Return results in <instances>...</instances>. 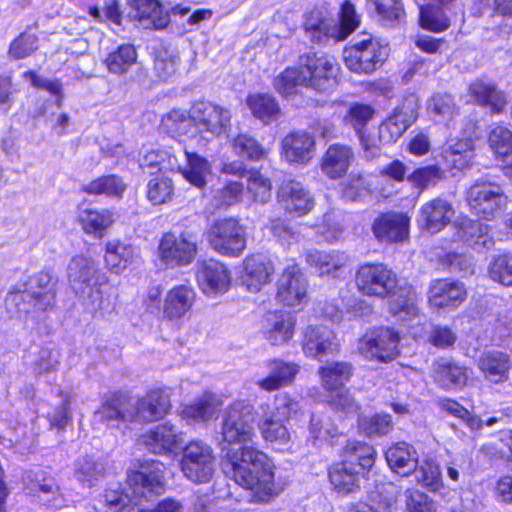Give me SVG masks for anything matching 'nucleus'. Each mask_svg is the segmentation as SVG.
Here are the masks:
<instances>
[{
  "instance_id": "obj_60",
  "label": "nucleus",
  "mask_w": 512,
  "mask_h": 512,
  "mask_svg": "<svg viewBox=\"0 0 512 512\" xmlns=\"http://www.w3.org/2000/svg\"><path fill=\"white\" fill-rule=\"evenodd\" d=\"M162 125L168 133L186 135L194 127V120L191 117V110L187 113L184 110L174 109L162 119Z\"/></svg>"
},
{
  "instance_id": "obj_28",
  "label": "nucleus",
  "mask_w": 512,
  "mask_h": 512,
  "mask_svg": "<svg viewBox=\"0 0 512 512\" xmlns=\"http://www.w3.org/2000/svg\"><path fill=\"white\" fill-rule=\"evenodd\" d=\"M417 113L412 106L396 109L379 127V142L390 144L395 142L415 122Z\"/></svg>"
},
{
  "instance_id": "obj_13",
  "label": "nucleus",
  "mask_w": 512,
  "mask_h": 512,
  "mask_svg": "<svg viewBox=\"0 0 512 512\" xmlns=\"http://www.w3.org/2000/svg\"><path fill=\"white\" fill-rule=\"evenodd\" d=\"M191 117L194 127L199 132H207L212 136L225 133L231 120V113L217 104L208 101H198L191 107Z\"/></svg>"
},
{
  "instance_id": "obj_46",
  "label": "nucleus",
  "mask_w": 512,
  "mask_h": 512,
  "mask_svg": "<svg viewBox=\"0 0 512 512\" xmlns=\"http://www.w3.org/2000/svg\"><path fill=\"white\" fill-rule=\"evenodd\" d=\"M321 384L327 391H334L344 386L353 374V367L348 362H332L318 370Z\"/></svg>"
},
{
  "instance_id": "obj_22",
  "label": "nucleus",
  "mask_w": 512,
  "mask_h": 512,
  "mask_svg": "<svg viewBox=\"0 0 512 512\" xmlns=\"http://www.w3.org/2000/svg\"><path fill=\"white\" fill-rule=\"evenodd\" d=\"M281 147L287 162L305 165L314 156L315 140L307 132H292L283 138Z\"/></svg>"
},
{
  "instance_id": "obj_27",
  "label": "nucleus",
  "mask_w": 512,
  "mask_h": 512,
  "mask_svg": "<svg viewBox=\"0 0 512 512\" xmlns=\"http://www.w3.org/2000/svg\"><path fill=\"white\" fill-rule=\"evenodd\" d=\"M417 113L412 106L396 109L379 127V142L390 144L395 142L415 122Z\"/></svg>"
},
{
  "instance_id": "obj_3",
  "label": "nucleus",
  "mask_w": 512,
  "mask_h": 512,
  "mask_svg": "<svg viewBox=\"0 0 512 512\" xmlns=\"http://www.w3.org/2000/svg\"><path fill=\"white\" fill-rule=\"evenodd\" d=\"M165 466L157 460L143 461L139 469L127 475V485L131 495L117 488H108L100 496L95 509L107 508L111 512H125L133 502L137 504L141 499H148L164 490Z\"/></svg>"
},
{
  "instance_id": "obj_37",
  "label": "nucleus",
  "mask_w": 512,
  "mask_h": 512,
  "mask_svg": "<svg viewBox=\"0 0 512 512\" xmlns=\"http://www.w3.org/2000/svg\"><path fill=\"white\" fill-rule=\"evenodd\" d=\"M433 377L439 386L447 390L463 388L469 378L466 367L445 359L434 362Z\"/></svg>"
},
{
  "instance_id": "obj_14",
  "label": "nucleus",
  "mask_w": 512,
  "mask_h": 512,
  "mask_svg": "<svg viewBox=\"0 0 512 512\" xmlns=\"http://www.w3.org/2000/svg\"><path fill=\"white\" fill-rule=\"evenodd\" d=\"M94 418L108 427L134 422L133 398L122 392L106 395L101 406L94 413Z\"/></svg>"
},
{
  "instance_id": "obj_19",
  "label": "nucleus",
  "mask_w": 512,
  "mask_h": 512,
  "mask_svg": "<svg viewBox=\"0 0 512 512\" xmlns=\"http://www.w3.org/2000/svg\"><path fill=\"white\" fill-rule=\"evenodd\" d=\"M278 201L287 212L298 216L309 213L314 207V199L310 192L296 180H287L281 184Z\"/></svg>"
},
{
  "instance_id": "obj_44",
  "label": "nucleus",
  "mask_w": 512,
  "mask_h": 512,
  "mask_svg": "<svg viewBox=\"0 0 512 512\" xmlns=\"http://www.w3.org/2000/svg\"><path fill=\"white\" fill-rule=\"evenodd\" d=\"M265 408L268 409V404H261V416L258 422V427L262 437L265 441L270 442L277 446H284L289 443L291 439L290 432L283 424L284 421L275 418L271 413H266Z\"/></svg>"
},
{
  "instance_id": "obj_11",
  "label": "nucleus",
  "mask_w": 512,
  "mask_h": 512,
  "mask_svg": "<svg viewBox=\"0 0 512 512\" xmlns=\"http://www.w3.org/2000/svg\"><path fill=\"white\" fill-rule=\"evenodd\" d=\"M399 335L388 327L376 328L363 337L359 350L367 359L381 362L394 360L398 354Z\"/></svg>"
},
{
  "instance_id": "obj_42",
  "label": "nucleus",
  "mask_w": 512,
  "mask_h": 512,
  "mask_svg": "<svg viewBox=\"0 0 512 512\" xmlns=\"http://www.w3.org/2000/svg\"><path fill=\"white\" fill-rule=\"evenodd\" d=\"M364 473V471L359 470L356 466H352L342 460L329 469V479L338 493L349 494L360 488V477Z\"/></svg>"
},
{
  "instance_id": "obj_18",
  "label": "nucleus",
  "mask_w": 512,
  "mask_h": 512,
  "mask_svg": "<svg viewBox=\"0 0 512 512\" xmlns=\"http://www.w3.org/2000/svg\"><path fill=\"white\" fill-rule=\"evenodd\" d=\"M338 350L335 333L326 326H309L304 332L303 352L307 357L321 360Z\"/></svg>"
},
{
  "instance_id": "obj_55",
  "label": "nucleus",
  "mask_w": 512,
  "mask_h": 512,
  "mask_svg": "<svg viewBox=\"0 0 512 512\" xmlns=\"http://www.w3.org/2000/svg\"><path fill=\"white\" fill-rule=\"evenodd\" d=\"M489 226L478 221H469L463 227V238L474 250L482 252L494 246V240L488 235Z\"/></svg>"
},
{
  "instance_id": "obj_12",
  "label": "nucleus",
  "mask_w": 512,
  "mask_h": 512,
  "mask_svg": "<svg viewBox=\"0 0 512 512\" xmlns=\"http://www.w3.org/2000/svg\"><path fill=\"white\" fill-rule=\"evenodd\" d=\"M138 441L150 453L170 456L182 448L184 439L177 426L165 422L143 433Z\"/></svg>"
},
{
  "instance_id": "obj_43",
  "label": "nucleus",
  "mask_w": 512,
  "mask_h": 512,
  "mask_svg": "<svg viewBox=\"0 0 512 512\" xmlns=\"http://www.w3.org/2000/svg\"><path fill=\"white\" fill-rule=\"evenodd\" d=\"M478 368L487 381L495 384L504 382L509 376V356L498 351L484 353L478 360Z\"/></svg>"
},
{
  "instance_id": "obj_31",
  "label": "nucleus",
  "mask_w": 512,
  "mask_h": 512,
  "mask_svg": "<svg viewBox=\"0 0 512 512\" xmlns=\"http://www.w3.org/2000/svg\"><path fill=\"white\" fill-rule=\"evenodd\" d=\"M195 300L196 293L192 286L177 285L165 296L163 314L170 320L180 319L192 309Z\"/></svg>"
},
{
  "instance_id": "obj_45",
  "label": "nucleus",
  "mask_w": 512,
  "mask_h": 512,
  "mask_svg": "<svg viewBox=\"0 0 512 512\" xmlns=\"http://www.w3.org/2000/svg\"><path fill=\"white\" fill-rule=\"evenodd\" d=\"M369 10H373L378 21L387 27H395L405 19L403 0H367Z\"/></svg>"
},
{
  "instance_id": "obj_5",
  "label": "nucleus",
  "mask_w": 512,
  "mask_h": 512,
  "mask_svg": "<svg viewBox=\"0 0 512 512\" xmlns=\"http://www.w3.org/2000/svg\"><path fill=\"white\" fill-rule=\"evenodd\" d=\"M466 199L471 210L487 220L496 217L507 203L502 187L488 175L475 180L466 192Z\"/></svg>"
},
{
  "instance_id": "obj_25",
  "label": "nucleus",
  "mask_w": 512,
  "mask_h": 512,
  "mask_svg": "<svg viewBox=\"0 0 512 512\" xmlns=\"http://www.w3.org/2000/svg\"><path fill=\"white\" fill-rule=\"evenodd\" d=\"M241 275L242 284L251 292H257L270 281L274 267L270 260L260 254L251 255L244 260Z\"/></svg>"
},
{
  "instance_id": "obj_24",
  "label": "nucleus",
  "mask_w": 512,
  "mask_h": 512,
  "mask_svg": "<svg viewBox=\"0 0 512 512\" xmlns=\"http://www.w3.org/2000/svg\"><path fill=\"white\" fill-rule=\"evenodd\" d=\"M269 369L267 377L256 382V385L267 392L276 391L282 387L289 386L300 372V366L293 362H286L281 359H272L266 362Z\"/></svg>"
},
{
  "instance_id": "obj_49",
  "label": "nucleus",
  "mask_w": 512,
  "mask_h": 512,
  "mask_svg": "<svg viewBox=\"0 0 512 512\" xmlns=\"http://www.w3.org/2000/svg\"><path fill=\"white\" fill-rule=\"evenodd\" d=\"M471 94L480 105L489 106L493 113H500L506 106V98L495 85L477 81L470 85Z\"/></svg>"
},
{
  "instance_id": "obj_54",
  "label": "nucleus",
  "mask_w": 512,
  "mask_h": 512,
  "mask_svg": "<svg viewBox=\"0 0 512 512\" xmlns=\"http://www.w3.org/2000/svg\"><path fill=\"white\" fill-rule=\"evenodd\" d=\"M126 189L123 180L114 174L101 176L82 186V190L88 194L121 197Z\"/></svg>"
},
{
  "instance_id": "obj_32",
  "label": "nucleus",
  "mask_w": 512,
  "mask_h": 512,
  "mask_svg": "<svg viewBox=\"0 0 512 512\" xmlns=\"http://www.w3.org/2000/svg\"><path fill=\"white\" fill-rule=\"evenodd\" d=\"M466 295L462 283L439 279L429 289V302L436 308L456 307L466 299Z\"/></svg>"
},
{
  "instance_id": "obj_53",
  "label": "nucleus",
  "mask_w": 512,
  "mask_h": 512,
  "mask_svg": "<svg viewBox=\"0 0 512 512\" xmlns=\"http://www.w3.org/2000/svg\"><path fill=\"white\" fill-rule=\"evenodd\" d=\"M247 104L253 115L266 124L276 120L281 113L274 97L269 94L250 95Z\"/></svg>"
},
{
  "instance_id": "obj_2",
  "label": "nucleus",
  "mask_w": 512,
  "mask_h": 512,
  "mask_svg": "<svg viewBox=\"0 0 512 512\" xmlns=\"http://www.w3.org/2000/svg\"><path fill=\"white\" fill-rule=\"evenodd\" d=\"M298 67H288L274 80L275 89L289 96L299 86L326 92L336 84L339 66L333 57L323 53H307L300 56Z\"/></svg>"
},
{
  "instance_id": "obj_34",
  "label": "nucleus",
  "mask_w": 512,
  "mask_h": 512,
  "mask_svg": "<svg viewBox=\"0 0 512 512\" xmlns=\"http://www.w3.org/2000/svg\"><path fill=\"white\" fill-rule=\"evenodd\" d=\"M221 401L216 394L205 392L193 403L185 405L180 416L188 424L206 423L219 411Z\"/></svg>"
},
{
  "instance_id": "obj_62",
  "label": "nucleus",
  "mask_w": 512,
  "mask_h": 512,
  "mask_svg": "<svg viewBox=\"0 0 512 512\" xmlns=\"http://www.w3.org/2000/svg\"><path fill=\"white\" fill-rule=\"evenodd\" d=\"M141 167H157L159 171L163 169L174 170L180 168V161L174 149L157 150L147 153L141 163Z\"/></svg>"
},
{
  "instance_id": "obj_6",
  "label": "nucleus",
  "mask_w": 512,
  "mask_h": 512,
  "mask_svg": "<svg viewBox=\"0 0 512 512\" xmlns=\"http://www.w3.org/2000/svg\"><path fill=\"white\" fill-rule=\"evenodd\" d=\"M199 225L189 231L165 233L159 244L161 260L170 267L190 265L198 252Z\"/></svg>"
},
{
  "instance_id": "obj_51",
  "label": "nucleus",
  "mask_w": 512,
  "mask_h": 512,
  "mask_svg": "<svg viewBox=\"0 0 512 512\" xmlns=\"http://www.w3.org/2000/svg\"><path fill=\"white\" fill-rule=\"evenodd\" d=\"M390 311L401 321L416 318L419 315L416 292L411 287L402 289L401 293L390 302Z\"/></svg>"
},
{
  "instance_id": "obj_57",
  "label": "nucleus",
  "mask_w": 512,
  "mask_h": 512,
  "mask_svg": "<svg viewBox=\"0 0 512 512\" xmlns=\"http://www.w3.org/2000/svg\"><path fill=\"white\" fill-rule=\"evenodd\" d=\"M419 20L422 28L433 32H442L450 26L443 8L432 4L420 7Z\"/></svg>"
},
{
  "instance_id": "obj_39",
  "label": "nucleus",
  "mask_w": 512,
  "mask_h": 512,
  "mask_svg": "<svg viewBox=\"0 0 512 512\" xmlns=\"http://www.w3.org/2000/svg\"><path fill=\"white\" fill-rule=\"evenodd\" d=\"M133 18L145 29H164L170 22L169 13L157 0H137Z\"/></svg>"
},
{
  "instance_id": "obj_58",
  "label": "nucleus",
  "mask_w": 512,
  "mask_h": 512,
  "mask_svg": "<svg viewBox=\"0 0 512 512\" xmlns=\"http://www.w3.org/2000/svg\"><path fill=\"white\" fill-rule=\"evenodd\" d=\"M488 275L494 282L512 286V254L494 256L488 265Z\"/></svg>"
},
{
  "instance_id": "obj_61",
  "label": "nucleus",
  "mask_w": 512,
  "mask_h": 512,
  "mask_svg": "<svg viewBox=\"0 0 512 512\" xmlns=\"http://www.w3.org/2000/svg\"><path fill=\"white\" fill-rule=\"evenodd\" d=\"M445 178V171L438 165H428L416 169L408 176V181L421 191L428 187L435 186Z\"/></svg>"
},
{
  "instance_id": "obj_16",
  "label": "nucleus",
  "mask_w": 512,
  "mask_h": 512,
  "mask_svg": "<svg viewBox=\"0 0 512 512\" xmlns=\"http://www.w3.org/2000/svg\"><path fill=\"white\" fill-rule=\"evenodd\" d=\"M453 216L452 205L447 200L438 197L421 206L417 223L420 229L437 233L450 223Z\"/></svg>"
},
{
  "instance_id": "obj_50",
  "label": "nucleus",
  "mask_w": 512,
  "mask_h": 512,
  "mask_svg": "<svg viewBox=\"0 0 512 512\" xmlns=\"http://www.w3.org/2000/svg\"><path fill=\"white\" fill-rule=\"evenodd\" d=\"M104 474V464L92 456L80 457L74 464V476L83 486H95Z\"/></svg>"
},
{
  "instance_id": "obj_64",
  "label": "nucleus",
  "mask_w": 512,
  "mask_h": 512,
  "mask_svg": "<svg viewBox=\"0 0 512 512\" xmlns=\"http://www.w3.org/2000/svg\"><path fill=\"white\" fill-rule=\"evenodd\" d=\"M172 193V181L162 173L153 177L147 184V197L154 205L166 202Z\"/></svg>"
},
{
  "instance_id": "obj_35",
  "label": "nucleus",
  "mask_w": 512,
  "mask_h": 512,
  "mask_svg": "<svg viewBox=\"0 0 512 512\" xmlns=\"http://www.w3.org/2000/svg\"><path fill=\"white\" fill-rule=\"evenodd\" d=\"M353 160L354 153L349 146L334 144L323 155L321 170L329 178L338 179L346 174Z\"/></svg>"
},
{
  "instance_id": "obj_56",
  "label": "nucleus",
  "mask_w": 512,
  "mask_h": 512,
  "mask_svg": "<svg viewBox=\"0 0 512 512\" xmlns=\"http://www.w3.org/2000/svg\"><path fill=\"white\" fill-rule=\"evenodd\" d=\"M79 218L83 229L96 237H102L113 222L112 213L108 210L85 209Z\"/></svg>"
},
{
  "instance_id": "obj_52",
  "label": "nucleus",
  "mask_w": 512,
  "mask_h": 512,
  "mask_svg": "<svg viewBox=\"0 0 512 512\" xmlns=\"http://www.w3.org/2000/svg\"><path fill=\"white\" fill-rule=\"evenodd\" d=\"M135 257V249L131 245L112 241L106 246V264L111 271L116 273L124 270L134 261Z\"/></svg>"
},
{
  "instance_id": "obj_10",
  "label": "nucleus",
  "mask_w": 512,
  "mask_h": 512,
  "mask_svg": "<svg viewBox=\"0 0 512 512\" xmlns=\"http://www.w3.org/2000/svg\"><path fill=\"white\" fill-rule=\"evenodd\" d=\"M33 302V307L39 311L51 308L55 300V283L52 275L47 271H41L29 278L26 289L23 292H11L7 297V303L18 304L20 300Z\"/></svg>"
},
{
  "instance_id": "obj_7",
  "label": "nucleus",
  "mask_w": 512,
  "mask_h": 512,
  "mask_svg": "<svg viewBox=\"0 0 512 512\" xmlns=\"http://www.w3.org/2000/svg\"><path fill=\"white\" fill-rule=\"evenodd\" d=\"M181 471L191 482H209L215 472L216 457L212 447L202 440L190 441L183 449Z\"/></svg>"
},
{
  "instance_id": "obj_63",
  "label": "nucleus",
  "mask_w": 512,
  "mask_h": 512,
  "mask_svg": "<svg viewBox=\"0 0 512 512\" xmlns=\"http://www.w3.org/2000/svg\"><path fill=\"white\" fill-rule=\"evenodd\" d=\"M232 147L236 155L248 160H260L266 154L265 149L254 138L246 134L235 137Z\"/></svg>"
},
{
  "instance_id": "obj_30",
  "label": "nucleus",
  "mask_w": 512,
  "mask_h": 512,
  "mask_svg": "<svg viewBox=\"0 0 512 512\" xmlns=\"http://www.w3.org/2000/svg\"><path fill=\"white\" fill-rule=\"evenodd\" d=\"M295 318L291 313H269L263 328L265 339L274 346L287 343L294 335Z\"/></svg>"
},
{
  "instance_id": "obj_9",
  "label": "nucleus",
  "mask_w": 512,
  "mask_h": 512,
  "mask_svg": "<svg viewBox=\"0 0 512 512\" xmlns=\"http://www.w3.org/2000/svg\"><path fill=\"white\" fill-rule=\"evenodd\" d=\"M208 240L216 252L225 256L237 257L246 248L244 228L234 218L214 222L209 229Z\"/></svg>"
},
{
  "instance_id": "obj_33",
  "label": "nucleus",
  "mask_w": 512,
  "mask_h": 512,
  "mask_svg": "<svg viewBox=\"0 0 512 512\" xmlns=\"http://www.w3.org/2000/svg\"><path fill=\"white\" fill-rule=\"evenodd\" d=\"M305 32L311 41L320 43L328 39L344 40L345 34L340 31L338 23L322 16L321 11L313 10L306 16Z\"/></svg>"
},
{
  "instance_id": "obj_48",
  "label": "nucleus",
  "mask_w": 512,
  "mask_h": 512,
  "mask_svg": "<svg viewBox=\"0 0 512 512\" xmlns=\"http://www.w3.org/2000/svg\"><path fill=\"white\" fill-rule=\"evenodd\" d=\"M137 60V51L134 45L125 43L117 46L106 56L104 64L113 74H125Z\"/></svg>"
},
{
  "instance_id": "obj_47",
  "label": "nucleus",
  "mask_w": 512,
  "mask_h": 512,
  "mask_svg": "<svg viewBox=\"0 0 512 512\" xmlns=\"http://www.w3.org/2000/svg\"><path fill=\"white\" fill-rule=\"evenodd\" d=\"M376 459V451L373 446L360 441H350L344 447L343 460L359 470H370Z\"/></svg>"
},
{
  "instance_id": "obj_29",
  "label": "nucleus",
  "mask_w": 512,
  "mask_h": 512,
  "mask_svg": "<svg viewBox=\"0 0 512 512\" xmlns=\"http://www.w3.org/2000/svg\"><path fill=\"white\" fill-rule=\"evenodd\" d=\"M417 113L412 106L396 109L379 127V142L390 144L395 142L415 122Z\"/></svg>"
},
{
  "instance_id": "obj_36",
  "label": "nucleus",
  "mask_w": 512,
  "mask_h": 512,
  "mask_svg": "<svg viewBox=\"0 0 512 512\" xmlns=\"http://www.w3.org/2000/svg\"><path fill=\"white\" fill-rule=\"evenodd\" d=\"M443 165L455 175V172L467 169L474 159V143L470 139H459L447 147L441 153Z\"/></svg>"
},
{
  "instance_id": "obj_17",
  "label": "nucleus",
  "mask_w": 512,
  "mask_h": 512,
  "mask_svg": "<svg viewBox=\"0 0 512 512\" xmlns=\"http://www.w3.org/2000/svg\"><path fill=\"white\" fill-rule=\"evenodd\" d=\"M170 407V399L166 392L152 390L138 400L133 399L134 422H153L162 419Z\"/></svg>"
},
{
  "instance_id": "obj_21",
  "label": "nucleus",
  "mask_w": 512,
  "mask_h": 512,
  "mask_svg": "<svg viewBox=\"0 0 512 512\" xmlns=\"http://www.w3.org/2000/svg\"><path fill=\"white\" fill-rule=\"evenodd\" d=\"M372 115L373 109L369 105L356 103L349 107L343 118L344 123L355 130L367 158H373L380 152L375 141H371L365 134L366 125Z\"/></svg>"
},
{
  "instance_id": "obj_38",
  "label": "nucleus",
  "mask_w": 512,
  "mask_h": 512,
  "mask_svg": "<svg viewBox=\"0 0 512 512\" xmlns=\"http://www.w3.org/2000/svg\"><path fill=\"white\" fill-rule=\"evenodd\" d=\"M385 458L392 471L401 476H408L416 470L419 457L413 446L406 442H398L388 448Z\"/></svg>"
},
{
  "instance_id": "obj_40",
  "label": "nucleus",
  "mask_w": 512,
  "mask_h": 512,
  "mask_svg": "<svg viewBox=\"0 0 512 512\" xmlns=\"http://www.w3.org/2000/svg\"><path fill=\"white\" fill-rule=\"evenodd\" d=\"M306 262L321 275L336 276L349 262V256L342 251H319L312 250L307 252Z\"/></svg>"
},
{
  "instance_id": "obj_15",
  "label": "nucleus",
  "mask_w": 512,
  "mask_h": 512,
  "mask_svg": "<svg viewBox=\"0 0 512 512\" xmlns=\"http://www.w3.org/2000/svg\"><path fill=\"white\" fill-rule=\"evenodd\" d=\"M308 282L299 267H287L277 282V299L288 307H298L308 300Z\"/></svg>"
},
{
  "instance_id": "obj_23",
  "label": "nucleus",
  "mask_w": 512,
  "mask_h": 512,
  "mask_svg": "<svg viewBox=\"0 0 512 512\" xmlns=\"http://www.w3.org/2000/svg\"><path fill=\"white\" fill-rule=\"evenodd\" d=\"M197 280L205 294L225 292L230 285V274L225 265L209 259L198 269Z\"/></svg>"
},
{
  "instance_id": "obj_26",
  "label": "nucleus",
  "mask_w": 512,
  "mask_h": 512,
  "mask_svg": "<svg viewBox=\"0 0 512 512\" xmlns=\"http://www.w3.org/2000/svg\"><path fill=\"white\" fill-rule=\"evenodd\" d=\"M67 275L72 289L79 293L80 289L93 283L99 284L101 280L98 264L89 257L77 255L73 257L67 267Z\"/></svg>"
},
{
  "instance_id": "obj_59",
  "label": "nucleus",
  "mask_w": 512,
  "mask_h": 512,
  "mask_svg": "<svg viewBox=\"0 0 512 512\" xmlns=\"http://www.w3.org/2000/svg\"><path fill=\"white\" fill-rule=\"evenodd\" d=\"M360 431L367 437H380L388 434L392 428V419L388 414H375L359 418Z\"/></svg>"
},
{
  "instance_id": "obj_41",
  "label": "nucleus",
  "mask_w": 512,
  "mask_h": 512,
  "mask_svg": "<svg viewBox=\"0 0 512 512\" xmlns=\"http://www.w3.org/2000/svg\"><path fill=\"white\" fill-rule=\"evenodd\" d=\"M178 153L184 156L186 164L184 166L180 165V168L176 169L189 183L197 188H203L207 183V176L211 173L209 161L197 153L188 151L186 148L179 149Z\"/></svg>"
},
{
  "instance_id": "obj_4",
  "label": "nucleus",
  "mask_w": 512,
  "mask_h": 512,
  "mask_svg": "<svg viewBox=\"0 0 512 512\" xmlns=\"http://www.w3.org/2000/svg\"><path fill=\"white\" fill-rule=\"evenodd\" d=\"M389 56V47L369 34L354 38L343 51L346 67L358 74H371L379 69Z\"/></svg>"
},
{
  "instance_id": "obj_1",
  "label": "nucleus",
  "mask_w": 512,
  "mask_h": 512,
  "mask_svg": "<svg viewBox=\"0 0 512 512\" xmlns=\"http://www.w3.org/2000/svg\"><path fill=\"white\" fill-rule=\"evenodd\" d=\"M254 407L245 401H236L223 413L220 434L222 444L243 445L254 436ZM225 452L222 470L236 484L252 490L261 500L277 493L273 467L268 457L252 447L241 446L238 450L222 446Z\"/></svg>"
},
{
  "instance_id": "obj_8",
  "label": "nucleus",
  "mask_w": 512,
  "mask_h": 512,
  "mask_svg": "<svg viewBox=\"0 0 512 512\" xmlns=\"http://www.w3.org/2000/svg\"><path fill=\"white\" fill-rule=\"evenodd\" d=\"M355 283L366 296L385 298L397 286L396 274L382 263H365L356 272Z\"/></svg>"
},
{
  "instance_id": "obj_20",
  "label": "nucleus",
  "mask_w": 512,
  "mask_h": 512,
  "mask_svg": "<svg viewBox=\"0 0 512 512\" xmlns=\"http://www.w3.org/2000/svg\"><path fill=\"white\" fill-rule=\"evenodd\" d=\"M372 231L379 241H404L409 233V218L398 212L380 214L372 224Z\"/></svg>"
}]
</instances>
